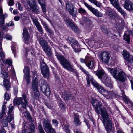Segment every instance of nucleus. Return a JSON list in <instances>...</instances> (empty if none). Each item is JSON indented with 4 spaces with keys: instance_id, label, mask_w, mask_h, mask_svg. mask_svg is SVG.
<instances>
[{
    "instance_id": "obj_1",
    "label": "nucleus",
    "mask_w": 133,
    "mask_h": 133,
    "mask_svg": "<svg viewBox=\"0 0 133 133\" xmlns=\"http://www.w3.org/2000/svg\"><path fill=\"white\" fill-rule=\"evenodd\" d=\"M91 103L95 109L96 112L100 114L103 119V123L107 132L108 131V114L107 107H102V103L96 99H92Z\"/></svg>"
},
{
    "instance_id": "obj_2",
    "label": "nucleus",
    "mask_w": 133,
    "mask_h": 133,
    "mask_svg": "<svg viewBox=\"0 0 133 133\" xmlns=\"http://www.w3.org/2000/svg\"><path fill=\"white\" fill-rule=\"evenodd\" d=\"M110 72L111 75L115 79L122 82H124L127 78L125 73L121 69L117 71L116 69H110Z\"/></svg>"
},
{
    "instance_id": "obj_3",
    "label": "nucleus",
    "mask_w": 133,
    "mask_h": 133,
    "mask_svg": "<svg viewBox=\"0 0 133 133\" xmlns=\"http://www.w3.org/2000/svg\"><path fill=\"white\" fill-rule=\"evenodd\" d=\"M92 84L97 88L98 91L102 94L104 97H106L108 94V92L102 86L98 83L93 78L90 81Z\"/></svg>"
},
{
    "instance_id": "obj_4",
    "label": "nucleus",
    "mask_w": 133,
    "mask_h": 133,
    "mask_svg": "<svg viewBox=\"0 0 133 133\" xmlns=\"http://www.w3.org/2000/svg\"><path fill=\"white\" fill-rule=\"evenodd\" d=\"M22 97L24 102L23 101V98L22 97L18 98L16 99H15L14 100V103L15 105L21 104L22 109H24L26 107L28 104V102L26 100V97L25 95L23 94Z\"/></svg>"
},
{
    "instance_id": "obj_5",
    "label": "nucleus",
    "mask_w": 133,
    "mask_h": 133,
    "mask_svg": "<svg viewBox=\"0 0 133 133\" xmlns=\"http://www.w3.org/2000/svg\"><path fill=\"white\" fill-rule=\"evenodd\" d=\"M43 126L46 131L50 133H54L55 132V130L52 127L49 120L48 119H44L43 121Z\"/></svg>"
},
{
    "instance_id": "obj_6",
    "label": "nucleus",
    "mask_w": 133,
    "mask_h": 133,
    "mask_svg": "<svg viewBox=\"0 0 133 133\" xmlns=\"http://www.w3.org/2000/svg\"><path fill=\"white\" fill-rule=\"evenodd\" d=\"M110 1L111 4L123 16H127V14L126 12L121 7L118 0H110Z\"/></svg>"
},
{
    "instance_id": "obj_7",
    "label": "nucleus",
    "mask_w": 133,
    "mask_h": 133,
    "mask_svg": "<svg viewBox=\"0 0 133 133\" xmlns=\"http://www.w3.org/2000/svg\"><path fill=\"white\" fill-rule=\"evenodd\" d=\"M41 68L43 77L46 78H48L49 73L48 68L46 64L44 62H42L41 64Z\"/></svg>"
},
{
    "instance_id": "obj_8",
    "label": "nucleus",
    "mask_w": 133,
    "mask_h": 133,
    "mask_svg": "<svg viewBox=\"0 0 133 133\" xmlns=\"http://www.w3.org/2000/svg\"><path fill=\"white\" fill-rule=\"evenodd\" d=\"M67 10L69 12L70 14L73 16L75 17L77 14V10L75 9V7L71 4L67 3L66 5Z\"/></svg>"
},
{
    "instance_id": "obj_9",
    "label": "nucleus",
    "mask_w": 133,
    "mask_h": 133,
    "mask_svg": "<svg viewBox=\"0 0 133 133\" xmlns=\"http://www.w3.org/2000/svg\"><path fill=\"white\" fill-rule=\"evenodd\" d=\"M75 64H76L78 68H79L81 70L84 74L86 75L87 76L86 77V79L87 82V84L89 85L90 83V81L91 80V79H92L93 78L92 76H91V75L89 74L88 71L85 70L80 65L78 64L77 62L75 63Z\"/></svg>"
},
{
    "instance_id": "obj_10",
    "label": "nucleus",
    "mask_w": 133,
    "mask_h": 133,
    "mask_svg": "<svg viewBox=\"0 0 133 133\" xmlns=\"http://www.w3.org/2000/svg\"><path fill=\"white\" fill-rule=\"evenodd\" d=\"M64 20L65 22L68 26H70L73 31L77 32L78 29L76 25L72 22V20L68 18L65 17Z\"/></svg>"
},
{
    "instance_id": "obj_11",
    "label": "nucleus",
    "mask_w": 133,
    "mask_h": 133,
    "mask_svg": "<svg viewBox=\"0 0 133 133\" xmlns=\"http://www.w3.org/2000/svg\"><path fill=\"white\" fill-rule=\"evenodd\" d=\"M84 4L89 10L96 16L98 17H101L102 16V14L99 12L97 9L92 7L85 2L84 3Z\"/></svg>"
},
{
    "instance_id": "obj_12",
    "label": "nucleus",
    "mask_w": 133,
    "mask_h": 133,
    "mask_svg": "<svg viewBox=\"0 0 133 133\" xmlns=\"http://www.w3.org/2000/svg\"><path fill=\"white\" fill-rule=\"evenodd\" d=\"M44 84L41 87V90L42 92L47 96H49L50 95V90L48 84L44 81Z\"/></svg>"
},
{
    "instance_id": "obj_13",
    "label": "nucleus",
    "mask_w": 133,
    "mask_h": 133,
    "mask_svg": "<svg viewBox=\"0 0 133 133\" xmlns=\"http://www.w3.org/2000/svg\"><path fill=\"white\" fill-rule=\"evenodd\" d=\"M64 62L62 63V65L63 68L65 69L71 71H74L75 69L73 68V66L70 64V62L67 60H65Z\"/></svg>"
},
{
    "instance_id": "obj_14",
    "label": "nucleus",
    "mask_w": 133,
    "mask_h": 133,
    "mask_svg": "<svg viewBox=\"0 0 133 133\" xmlns=\"http://www.w3.org/2000/svg\"><path fill=\"white\" fill-rule=\"evenodd\" d=\"M1 68L0 76L2 77H7L8 76V71L7 69L3 65H1Z\"/></svg>"
},
{
    "instance_id": "obj_15",
    "label": "nucleus",
    "mask_w": 133,
    "mask_h": 133,
    "mask_svg": "<svg viewBox=\"0 0 133 133\" xmlns=\"http://www.w3.org/2000/svg\"><path fill=\"white\" fill-rule=\"evenodd\" d=\"M100 58L102 62L108 64V52H103L100 55Z\"/></svg>"
},
{
    "instance_id": "obj_16",
    "label": "nucleus",
    "mask_w": 133,
    "mask_h": 133,
    "mask_svg": "<svg viewBox=\"0 0 133 133\" xmlns=\"http://www.w3.org/2000/svg\"><path fill=\"white\" fill-rule=\"evenodd\" d=\"M68 42L71 43L72 47L75 49H77L78 45L77 42L72 37H69L68 38Z\"/></svg>"
},
{
    "instance_id": "obj_17",
    "label": "nucleus",
    "mask_w": 133,
    "mask_h": 133,
    "mask_svg": "<svg viewBox=\"0 0 133 133\" xmlns=\"http://www.w3.org/2000/svg\"><path fill=\"white\" fill-rule=\"evenodd\" d=\"M23 35L25 41V42L26 43H29V36L27 29L26 28H24V29Z\"/></svg>"
},
{
    "instance_id": "obj_18",
    "label": "nucleus",
    "mask_w": 133,
    "mask_h": 133,
    "mask_svg": "<svg viewBox=\"0 0 133 133\" xmlns=\"http://www.w3.org/2000/svg\"><path fill=\"white\" fill-rule=\"evenodd\" d=\"M96 75L98 76L99 79H102L103 77L102 76H104L106 75L104 70L102 68L99 69L96 73Z\"/></svg>"
},
{
    "instance_id": "obj_19",
    "label": "nucleus",
    "mask_w": 133,
    "mask_h": 133,
    "mask_svg": "<svg viewBox=\"0 0 133 133\" xmlns=\"http://www.w3.org/2000/svg\"><path fill=\"white\" fill-rule=\"evenodd\" d=\"M3 85L6 90H9L11 88L10 83L8 79H4L3 81Z\"/></svg>"
},
{
    "instance_id": "obj_20",
    "label": "nucleus",
    "mask_w": 133,
    "mask_h": 133,
    "mask_svg": "<svg viewBox=\"0 0 133 133\" xmlns=\"http://www.w3.org/2000/svg\"><path fill=\"white\" fill-rule=\"evenodd\" d=\"M39 41L43 50L49 47L47 45V42L43 40V38H40L39 39Z\"/></svg>"
},
{
    "instance_id": "obj_21",
    "label": "nucleus",
    "mask_w": 133,
    "mask_h": 133,
    "mask_svg": "<svg viewBox=\"0 0 133 133\" xmlns=\"http://www.w3.org/2000/svg\"><path fill=\"white\" fill-rule=\"evenodd\" d=\"M74 122L75 124L77 126L80 125L81 124L79 116L77 114H75L74 115Z\"/></svg>"
},
{
    "instance_id": "obj_22",
    "label": "nucleus",
    "mask_w": 133,
    "mask_h": 133,
    "mask_svg": "<svg viewBox=\"0 0 133 133\" xmlns=\"http://www.w3.org/2000/svg\"><path fill=\"white\" fill-rule=\"evenodd\" d=\"M32 86V88H38V79L35 77L33 78Z\"/></svg>"
},
{
    "instance_id": "obj_23",
    "label": "nucleus",
    "mask_w": 133,
    "mask_h": 133,
    "mask_svg": "<svg viewBox=\"0 0 133 133\" xmlns=\"http://www.w3.org/2000/svg\"><path fill=\"white\" fill-rule=\"evenodd\" d=\"M34 93L35 98L36 99H38L39 96V92L38 89V88H32Z\"/></svg>"
},
{
    "instance_id": "obj_24",
    "label": "nucleus",
    "mask_w": 133,
    "mask_h": 133,
    "mask_svg": "<svg viewBox=\"0 0 133 133\" xmlns=\"http://www.w3.org/2000/svg\"><path fill=\"white\" fill-rule=\"evenodd\" d=\"M85 64L90 69H93L95 68V63L93 61V60L89 62L88 63Z\"/></svg>"
},
{
    "instance_id": "obj_25",
    "label": "nucleus",
    "mask_w": 133,
    "mask_h": 133,
    "mask_svg": "<svg viewBox=\"0 0 133 133\" xmlns=\"http://www.w3.org/2000/svg\"><path fill=\"white\" fill-rule=\"evenodd\" d=\"M132 2L129 0H125L123 6L127 10L132 3Z\"/></svg>"
},
{
    "instance_id": "obj_26",
    "label": "nucleus",
    "mask_w": 133,
    "mask_h": 133,
    "mask_svg": "<svg viewBox=\"0 0 133 133\" xmlns=\"http://www.w3.org/2000/svg\"><path fill=\"white\" fill-rule=\"evenodd\" d=\"M45 53L49 57H52V52L51 51L50 48L49 47L43 50Z\"/></svg>"
},
{
    "instance_id": "obj_27",
    "label": "nucleus",
    "mask_w": 133,
    "mask_h": 133,
    "mask_svg": "<svg viewBox=\"0 0 133 133\" xmlns=\"http://www.w3.org/2000/svg\"><path fill=\"white\" fill-rule=\"evenodd\" d=\"M30 7L32 10V12L37 14H38L39 12V8L36 5L34 4V6Z\"/></svg>"
},
{
    "instance_id": "obj_28",
    "label": "nucleus",
    "mask_w": 133,
    "mask_h": 133,
    "mask_svg": "<svg viewBox=\"0 0 133 133\" xmlns=\"http://www.w3.org/2000/svg\"><path fill=\"white\" fill-rule=\"evenodd\" d=\"M24 74V77L30 76V70L29 68L27 66H25L23 70Z\"/></svg>"
},
{
    "instance_id": "obj_29",
    "label": "nucleus",
    "mask_w": 133,
    "mask_h": 133,
    "mask_svg": "<svg viewBox=\"0 0 133 133\" xmlns=\"http://www.w3.org/2000/svg\"><path fill=\"white\" fill-rule=\"evenodd\" d=\"M56 56L58 59L60 63L62 65V63L64 62L67 59H65L63 56H61L58 55L57 54H56Z\"/></svg>"
},
{
    "instance_id": "obj_30",
    "label": "nucleus",
    "mask_w": 133,
    "mask_h": 133,
    "mask_svg": "<svg viewBox=\"0 0 133 133\" xmlns=\"http://www.w3.org/2000/svg\"><path fill=\"white\" fill-rule=\"evenodd\" d=\"M91 3H93L97 6L101 7L102 6L101 4L96 0H88Z\"/></svg>"
},
{
    "instance_id": "obj_31",
    "label": "nucleus",
    "mask_w": 133,
    "mask_h": 133,
    "mask_svg": "<svg viewBox=\"0 0 133 133\" xmlns=\"http://www.w3.org/2000/svg\"><path fill=\"white\" fill-rule=\"evenodd\" d=\"M108 78L107 76V75L104 76H103L102 79H100L102 81L103 83L107 86L108 85Z\"/></svg>"
},
{
    "instance_id": "obj_32",
    "label": "nucleus",
    "mask_w": 133,
    "mask_h": 133,
    "mask_svg": "<svg viewBox=\"0 0 133 133\" xmlns=\"http://www.w3.org/2000/svg\"><path fill=\"white\" fill-rule=\"evenodd\" d=\"M5 59V57L4 59H3L1 58L0 60H2V62L5 64H8L9 65H11L12 64V62L9 59H7L6 61L4 60Z\"/></svg>"
},
{
    "instance_id": "obj_33",
    "label": "nucleus",
    "mask_w": 133,
    "mask_h": 133,
    "mask_svg": "<svg viewBox=\"0 0 133 133\" xmlns=\"http://www.w3.org/2000/svg\"><path fill=\"white\" fill-rule=\"evenodd\" d=\"M13 119L12 117L11 118V119L10 120L8 117H7L6 119L4 120V121L3 122V123L2 125L4 127H6L8 125V123L9 122H10L11 120Z\"/></svg>"
},
{
    "instance_id": "obj_34",
    "label": "nucleus",
    "mask_w": 133,
    "mask_h": 133,
    "mask_svg": "<svg viewBox=\"0 0 133 133\" xmlns=\"http://www.w3.org/2000/svg\"><path fill=\"white\" fill-rule=\"evenodd\" d=\"M122 55L124 58L126 59L128 58V57L130 55V54L126 50H124L122 52Z\"/></svg>"
},
{
    "instance_id": "obj_35",
    "label": "nucleus",
    "mask_w": 133,
    "mask_h": 133,
    "mask_svg": "<svg viewBox=\"0 0 133 133\" xmlns=\"http://www.w3.org/2000/svg\"><path fill=\"white\" fill-rule=\"evenodd\" d=\"M7 15L6 14L0 15V24L1 25L4 24V18L6 17Z\"/></svg>"
},
{
    "instance_id": "obj_36",
    "label": "nucleus",
    "mask_w": 133,
    "mask_h": 133,
    "mask_svg": "<svg viewBox=\"0 0 133 133\" xmlns=\"http://www.w3.org/2000/svg\"><path fill=\"white\" fill-rule=\"evenodd\" d=\"M124 39L128 44H129L130 42V38L129 34L125 33L124 35Z\"/></svg>"
},
{
    "instance_id": "obj_37",
    "label": "nucleus",
    "mask_w": 133,
    "mask_h": 133,
    "mask_svg": "<svg viewBox=\"0 0 133 133\" xmlns=\"http://www.w3.org/2000/svg\"><path fill=\"white\" fill-rule=\"evenodd\" d=\"M118 22L119 23H117L116 25L118 28V30H121L123 27L124 24L122 23V21L121 20H119L118 21Z\"/></svg>"
},
{
    "instance_id": "obj_38",
    "label": "nucleus",
    "mask_w": 133,
    "mask_h": 133,
    "mask_svg": "<svg viewBox=\"0 0 133 133\" xmlns=\"http://www.w3.org/2000/svg\"><path fill=\"white\" fill-rule=\"evenodd\" d=\"M5 56L4 54L2 51V44H0V59L1 58H2L3 59H4Z\"/></svg>"
},
{
    "instance_id": "obj_39",
    "label": "nucleus",
    "mask_w": 133,
    "mask_h": 133,
    "mask_svg": "<svg viewBox=\"0 0 133 133\" xmlns=\"http://www.w3.org/2000/svg\"><path fill=\"white\" fill-rule=\"evenodd\" d=\"M93 60V58L90 56H86L85 57V64H86Z\"/></svg>"
},
{
    "instance_id": "obj_40",
    "label": "nucleus",
    "mask_w": 133,
    "mask_h": 133,
    "mask_svg": "<svg viewBox=\"0 0 133 133\" xmlns=\"http://www.w3.org/2000/svg\"><path fill=\"white\" fill-rule=\"evenodd\" d=\"M109 16L111 19H114L115 17L114 12L111 10H109Z\"/></svg>"
},
{
    "instance_id": "obj_41",
    "label": "nucleus",
    "mask_w": 133,
    "mask_h": 133,
    "mask_svg": "<svg viewBox=\"0 0 133 133\" xmlns=\"http://www.w3.org/2000/svg\"><path fill=\"white\" fill-rule=\"evenodd\" d=\"M43 25L44 28L49 33H52V31L49 28L47 24L45 23H44L43 24Z\"/></svg>"
},
{
    "instance_id": "obj_42",
    "label": "nucleus",
    "mask_w": 133,
    "mask_h": 133,
    "mask_svg": "<svg viewBox=\"0 0 133 133\" xmlns=\"http://www.w3.org/2000/svg\"><path fill=\"white\" fill-rule=\"evenodd\" d=\"M26 1L30 7L32 6L35 4L34 0H26Z\"/></svg>"
},
{
    "instance_id": "obj_43",
    "label": "nucleus",
    "mask_w": 133,
    "mask_h": 133,
    "mask_svg": "<svg viewBox=\"0 0 133 133\" xmlns=\"http://www.w3.org/2000/svg\"><path fill=\"white\" fill-rule=\"evenodd\" d=\"M126 60H127L129 62L132 63L133 62V56L130 55Z\"/></svg>"
},
{
    "instance_id": "obj_44",
    "label": "nucleus",
    "mask_w": 133,
    "mask_h": 133,
    "mask_svg": "<svg viewBox=\"0 0 133 133\" xmlns=\"http://www.w3.org/2000/svg\"><path fill=\"white\" fill-rule=\"evenodd\" d=\"M17 7H18V8L19 10L20 11H22L23 7L22 6L21 4L19 2H17L16 4Z\"/></svg>"
},
{
    "instance_id": "obj_45",
    "label": "nucleus",
    "mask_w": 133,
    "mask_h": 133,
    "mask_svg": "<svg viewBox=\"0 0 133 133\" xmlns=\"http://www.w3.org/2000/svg\"><path fill=\"white\" fill-rule=\"evenodd\" d=\"M112 122L109 119V132H111L109 131V130L112 129Z\"/></svg>"
},
{
    "instance_id": "obj_46",
    "label": "nucleus",
    "mask_w": 133,
    "mask_h": 133,
    "mask_svg": "<svg viewBox=\"0 0 133 133\" xmlns=\"http://www.w3.org/2000/svg\"><path fill=\"white\" fill-rule=\"evenodd\" d=\"M38 128L40 132V133H44L43 129L40 124H39L38 126Z\"/></svg>"
},
{
    "instance_id": "obj_47",
    "label": "nucleus",
    "mask_w": 133,
    "mask_h": 133,
    "mask_svg": "<svg viewBox=\"0 0 133 133\" xmlns=\"http://www.w3.org/2000/svg\"><path fill=\"white\" fill-rule=\"evenodd\" d=\"M25 117H27L28 119H30L31 118L29 113L27 111H25Z\"/></svg>"
},
{
    "instance_id": "obj_48",
    "label": "nucleus",
    "mask_w": 133,
    "mask_h": 133,
    "mask_svg": "<svg viewBox=\"0 0 133 133\" xmlns=\"http://www.w3.org/2000/svg\"><path fill=\"white\" fill-rule=\"evenodd\" d=\"M32 19L34 23L36 26L40 24L37 19L36 18H32Z\"/></svg>"
},
{
    "instance_id": "obj_49",
    "label": "nucleus",
    "mask_w": 133,
    "mask_h": 133,
    "mask_svg": "<svg viewBox=\"0 0 133 133\" xmlns=\"http://www.w3.org/2000/svg\"><path fill=\"white\" fill-rule=\"evenodd\" d=\"M127 10L129 11H133V3H132Z\"/></svg>"
},
{
    "instance_id": "obj_50",
    "label": "nucleus",
    "mask_w": 133,
    "mask_h": 133,
    "mask_svg": "<svg viewBox=\"0 0 133 133\" xmlns=\"http://www.w3.org/2000/svg\"><path fill=\"white\" fill-rule=\"evenodd\" d=\"M36 27L37 28V29H38V30L39 31L40 33H41V34H42L43 33L42 29V27L40 25V24H39V25L37 26H36Z\"/></svg>"
},
{
    "instance_id": "obj_51",
    "label": "nucleus",
    "mask_w": 133,
    "mask_h": 133,
    "mask_svg": "<svg viewBox=\"0 0 133 133\" xmlns=\"http://www.w3.org/2000/svg\"><path fill=\"white\" fill-rule=\"evenodd\" d=\"M11 48L13 53L14 54V55L15 57L16 55V51L17 49L16 48V46L11 47Z\"/></svg>"
},
{
    "instance_id": "obj_52",
    "label": "nucleus",
    "mask_w": 133,
    "mask_h": 133,
    "mask_svg": "<svg viewBox=\"0 0 133 133\" xmlns=\"http://www.w3.org/2000/svg\"><path fill=\"white\" fill-rule=\"evenodd\" d=\"M25 78L26 82L28 85H29L30 83V76H26L24 77Z\"/></svg>"
},
{
    "instance_id": "obj_53",
    "label": "nucleus",
    "mask_w": 133,
    "mask_h": 133,
    "mask_svg": "<svg viewBox=\"0 0 133 133\" xmlns=\"http://www.w3.org/2000/svg\"><path fill=\"white\" fill-rule=\"evenodd\" d=\"M78 12L81 14H85L86 11V10L83 8H81L79 9Z\"/></svg>"
},
{
    "instance_id": "obj_54",
    "label": "nucleus",
    "mask_w": 133,
    "mask_h": 133,
    "mask_svg": "<svg viewBox=\"0 0 133 133\" xmlns=\"http://www.w3.org/2000/svg\"><path fill=\"white\" fill-rule=\"evenodd\" d=\"M14 109V107L11 105H10L9 106V110L8 112V114H10L12 111Z\"/></svg>"
},
{
    "instance_id": "obj_55",
    "label": "nucleus",
    "mask_w": 133,
    "mask_h": 133,
    "mask_svg": "<svg viewBox=\"0 0 133 133\" xmlns=\"http://www.w3.org/2000/svg\"><path fill=\"white\" fill-rule=\"evenodd\" d=\"M52 123L55 127H57L58 126V122L56 119H53L52 120Z\"/></svg>"
},
{
    "instance_id": "obj_56",
    "label": "nucleus",
    "mask_w": 133,
    "mask_h": 133,
    "mask_svg": "<svg viewBox=\"0 0 133 133\" xmlns=\"http://www.w3.org/2000/svg\"><path fill=\"white\" fill-rule=\"evenodd\" d=\"M42 11L43 12H45L46 11V8L45 4L41 5Z\"/></svg>"
},
{
    "instance_id": "obj_57",
    "label": "nucleus",
    "mask_w": 133,
    "mask_h": 133,
    "mask_svg": "<svg viewBox=\"0 0 133 133\" xmlns=\"http://www.w3.org/2000/svg\"><path fill=\"white\" fill-rule=\"evenodd\" d=\"M35 129V128L34 125L33 124H31L30 127V130L31 131V132H33L34 131Z\"/></svg>"
},
{
    "instance_id": "obj_58",
    "label": "nucleus",
    "mask_w": 133,
    "mask_h": 133,
    "mask_svg": "<svg viewBox=\"0 0 133 133\" xmlns=\"http://www.w3.org/2000/svg\"><path fill=\"white\" fill-rule=\"evenodd\" d=\"M4 98L5 99L7 100H9L10 99V97L8 94L7 93H5L4 95Z\"/></svg>"
},
{
    "instance_id": "obj_59",
    "label": "nucleus",
    "mask_w": 133,
    "mask_h": 133,
    "mask_svg": "<svg viewBox=\"0 0 133 133\" xmlns=\"http://www.w3.org/2000/svg\"><path fill=\"white\" fill-rule=\"evenodd\" d=\"M14 4V0H10L8 3V5L9 6H13Z\"/></svg>"
},
{
    "instance_id": "obj_60",
    "label": "nucleus",
    "mask_w": 133,
    "mask_h": 133,
    "mask_svg": "<svg viewBox=\"0 0 133 133\" xmlns=\"http://www.w3.org/2000/svg\"><path fill=\"white\" fill-rule=\"evenodd\" d=\"M64 128V131L66 133H69L70 132L68 127V126H65Z\"/></svg>"
},
{
    "instance_id": "obj_61",
    "label": "nucleus",
    "mask_w": 133,
    "mask_h": 133,
    "mask_svg": "<svg viewBox=\"0 0 133 133\" xmlns=\"http://www.w3.org/2000/svg\"><path fill=\"white\" fill-rule=\"evenodd\" d=\"M5 38L8 40H10L11 39L12 37L11 35L8 34H6L5 37Z\"/></svg>"
},
{
    "instance_id": "obj_62",
    "label": "nucleus",
    "mask_w": 133,
    "mask_h": 133,
    "mask_svg": "<svg viewBox=\"0 0 133 133\" xmlns=\"http://www.w3.org/2000/svg\"><path fill=\"white\" fill-rule=\"evenodd\" d=\"M6 108V106L5 105H3L2 108V114H4V111Z\"/></svg>"
},
{
    "instance_id": "obj_63",
    "label": "nucleus",
    "mask_w": 133,
    "mask_h": 133,
    "mask_svg": "<svg viewBox=\"0 0 133 133\" xmlns=\"http://www.w3.org/2000/svg\"><path fill=\"white\" fill-rule=\"evenodd\" d=\"M38 1L40 5L45 4V2L44 0H38Z\"/></svg>"
},
{
    "instance_id": "obj_64",
    "label": "nucleus",
    "mask_w": 133,
    "mask_h": 133,
    "mask_svg": "<svg viewBox=\"0 0 133 133\" xmlns=\"http://www.w3.org/2000/svg\"><path fill=\"white\" fill-rule=\"evenodd\" d=\"M13 25H14V24L13 22L12 21L9 22L8 25V26H12Z\"/></svg>"
}]
</instances>
